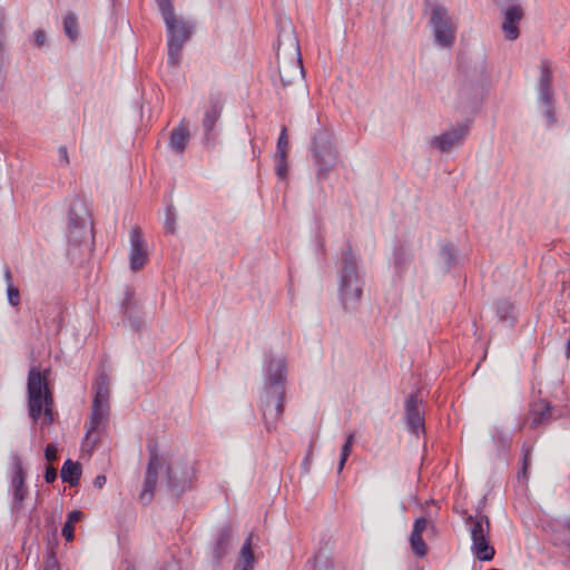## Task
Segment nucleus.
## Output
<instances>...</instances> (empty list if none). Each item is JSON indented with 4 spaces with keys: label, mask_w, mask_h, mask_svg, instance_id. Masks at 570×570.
<instances>
[{
    "label": "nucleus",
    "mask_w": 570,
    "mask_h": 570,
    "mask_svg": "<svg viewBox=\"0 0 570 570\" xmlns=\"http://www.w3.org/2000/svg\"><path fill=\"white\" fill-rule=\"evenodd\" d=\"M28 413L36 425L43 414L41 429L55 421L53 396L46 375L37 366H31L27 380Z\"/></svg>",
    "instance_id": "1"
},
{
    "label": "nucleus",
    "mask_w": 570,
    "mask_h": 570,
    "mask_svg": "<svg viewBox=\"0 0 570 570\" xmlns=\"http://www.w3.org/2000/svg\"><path fill=\"white\" fill-rule=\"evenodd\" d=\"M309 151L316 167V179L324 181L340 161V151L333 131L328 127L320 125L311 134Z\"/></svg>",
    "instance_id": "2"
},
{
    "label": "nucleus",
    "mask_w": 570,
    "mask_h": 570,
    "mask_svg": "<svg viewBox=\"0 0 570 570\" xmlns=\"http://www.w3.org/2000/svg\"><path fill=\"white\" fill-rule=\"evenodd\" d=\"M95 396L91 404V413L86 423L87 432L85 443L95 448L99 441L98 430L105 428L110 412V376L102 371L98 374L95 384Z\"/></svg>",
    "instance_id": "3"
},
{
    "label": "nucleus",
    "mask_w": 570,
    "mask_h": 570,
    "mask_svg": "<svg viewBox=\"0 0 570 570\" xmlns=\"http://www.w3.org/2000/svg\"><path fill=\"white\" fill-rule=\"evenodd\" d=\"M338 274L342 304L345 309H354L362 298L363 281L358 273V261L350 243H346L342 250V266Z\"/></svg>",
    "instance_id": "4"
},
{
    "label": "nucleus",
    "mask_w": 570,
    "mask_h": 570,
    "mask_svg": "<svg viewBox=\"0 0 570 570\" xmlns=\"http://www.w3.org/2000/svg\"><path fill=\"white\" fill-rule=\"evenodd\" d=\"M487 72L485 59L478 57L465 66L464 79L459 83L458 107L471 108L476 106Z\"/></svg>",
    "instance_id": "5"
},
{
    "label": "nucleus",
    "mask_w": 570,
    "mask_h": 570,
    "mask_svg": "<svg viewBox=\"0 0 570 570\" xmlns=\"http://www.w3.org/2000/svg\"><path fill=\"white\" fill-rule=\"evenodd\" d=\"M168 35V63L177 67L180 62L181 50L193 33L194 24L178 17L175 11L163 16Z\"/></svg>",
    "instance_id": "6"
},
{
    "label": "nucleus",
    "mask_w": 570,
    "mask_h": 570,
    "mask_svg": "<svg viewBox=\"0 0 570 570\" xmlns=\"http://www.w3.org/2000/svg\"><path fill=\"white\" fill-rule=\"evenodd\" d=\"M94 223L86 202L75 198L69 208L68 233L70 242L80 245L88 237H92Z\"/></svg>",
    "instance_id": "7"
},
{
    "label": "nucleus",
    "mask_w": 570,
    "mask_h": 570,
    "mask_svg": "<svg viewBox=\"0 0 570 570\" xmlns=\"http://www.w3.org/2000/svg\"><path fill=\"white\" fill-rule=\"evenodd\" d=\"M430 24L439 47L451 48L454 45L458 24L445 7L433 8Z\"/></svg>",
    "instance_id": "8"
},
{
    "label": "nucleus",
    "mask_w": 570,
    "mask_h": 570,
    "mask_svg": "<svg viewBox=\"0 0 570 570\" xmlns=\"http://www.w3.org/2000/svg\"><path fill=\"white\" fill-rule=\"evenodd\" d=\"M552 78V63L547 59H542L540 63V75L537 83L538 102L543 108V114L548 120L549 126L553 125L556 121Z\"/></svg>",
    "instance_id": "9"
},
{
    "label": "nucleus",
    "mask_w": 570,
    "mask_h": 570,
    "mask_svg": "<svg viewBox=\"0 0 570 570\" xmlns=\"http://www.w3.org/2000/svg\"><path fill=\"white\" fill-rule=\"evenodd\" d=\"M285 395V391H262L259 411L267 432L275 431L283 416Z\"/></svg>",
    "instance_id": "10"
},
{
    "label": "nucleus",
    "mask_w": 570,
    "mask_h": 570,
    "mask_svg": "<svg viewBox=\"0 0 570 570\" xmlns=\"http://www.w3.org/2000/svg\"><path fill=\"white\" fill-rule=\"evenodd\" d=\"M12 464L13 470L10 481L12 500L10 511L13 515H19L24 509V501L29 493L26 484L27 472L23 469L22 461L19 455L12 456Z\"/></svg>",
    "instance_id": "11"
},
{
    "label": "nucleus",
    "mask_w": 570,
    "mask_h": 570,
    "mask_svg": "<svg viewBox=\"0 0 570 570\" xmlns=\"http://www.w3.org/2000/svg\"><path fill=\"white\" fill-rule=\"evenodd\" d=\"M147 450L149 452V461L147 464L142 490L139 494V500L144 504L151 502L158 480V472L164 464L161 456L158 453V444L156 441L150 440L147 444Z\"/></svg>",
    "instance_id": "12"
},
{
    "label": "nucleus",
    "mask_w": 570,
    "mask_h": 570,
    "mask_svg": "<svg viewBox=\"0 0 570 570\" xmlns=\"http://www.w3.org/2000/svg\"><path fill=\"white\" fill-rule=\"evenodd\" d=\"M287 366L283 356L269 355L264 363L263 390L286 392Z\"/></svg>",
    "instance_id": "13"
},
{
    "label": "nucleus",
    "mask_w": 570,
    "mask_h": 570,
    "mask_svg": "<svg viewBox=\"0 0 570 570\" xmlns=\"http://www.w3.org/2000/svg\"><path fill=\"white\" fill-rule=\"evenodd\" d=\"M167 488L170 492L179 495L190 488L193 471L185 464L168 463L166 466Z\"/></svg>",
    "instance_id": "14"
},
{
    "label": "nucleus",
    "mask_w": 570,
    "mask_h": 570,
    "mask_svg": "<svg viewBox=\"0 0 570 570\" xmlns=\"http://www.w3.org/2000/svg\"><path fill=\"white\" fill-rule=\"evenodd\" d=\"M224 107V99L220 92H212L209 95V107L205 111L203 118V127L205 130L204 135V144L210 145L215 140V135L213 132L214 127L222 115V110Z\"/></svg>",
    "instance_id": "15"
},
{
    "label": "nucleus",
    "mask_w": 570,
    "mask_h": 570,
    "mask_svg": "<svg viewBox=\"0 0 570 570\" xmlns=\"http://www.w3.org/2000/svg\"><path fill=\"white\" fill-rule=\"evenodd\" d=\"M502 16L501 31L503 38L509 41L517 40L520 36V22L524 17L523 8L520 4H509L502 10Z\"/></svg>",
    "instance_id": "16"
},
{
    "label": "nucleus",
    "mask_w": 570,
    "mask_h": 570,
    "mask_svg": "<svg viewBox=\"0 0 570 570\" xmlns=\"http://www.w3.org/2000/svg\"><path fill=\"white\" fill-rule=\"evenodd\" d=\"M468 132L469 126L465 124H460L450 130L433 137L431 140V146L436 147L442 153L448 151L452 147L461 145Z\"/></svg>",
    "instance_id": "17"
},
{
    "label": "nucleus",
    "mask_w": 570,
    "mask_h": 570,
    "mask_svg": "<svg viewBox=\"0 0 570 570\" xmlns=\"http://www.w3.org/2000/svg\"><path fill=\"white\" fill-rule=\"evenodd\" d=\"M421 402L417 394L412 393L406 397L404 403L406 426L409 431L415 435L424 432V415L419 409Z\"/></svg>",
    "instance_id": "18"
},
{
    "label": "nucleus",
    "mask_w": 570,
    "mask_h": 570,
    "mask_svg": "<svg viewBox=\"0 0 570 570\" xmlns=\"http://www.w3.org/2000/svg\"><path fill=\"white\" fill-rule=\"evenodd\" d=\"M233 540V528L230 524H223L217 529L212 547V558L215 564H219L227 556Z\"/></svg>",
    "instance_id": "19"
},
{
    "label": "nucleus",
    "mask_w": 570,
    "mask_h": 570,
    "mask_svg": "<svg viewBox=\"0 0 570 570\" xmlns=\"http://www.w3.org/2000/svg\"><path fill=\"white\" fill-rule=\"evenodd\" d=\"M130 268L134 272L140 271L147 262V249L141 237L139 227L130 230Z\"/></svg>",
    "instance_id": "20"
},
{
    "label": "nucleus",
    "mask_w": 570,
    "mask_h": 570,
    "mask_svg": "<svg viewBox=\"0 0 570 570\" xmlns=\"http://www.w3.org/2000/svg\"><path fill=\"white\" fill-rule=\"evenodd\" d=\"M551 420L552 409L549 403L540 400L530 404V410L525 422H529L531 429L546 425Z\"/></svg>",
    "instance_id": "21"
},
{
    "label": "nucleus",
    "mask_w": 570,
    "mask_h": 570,
    "mask_svg": "<svg viewBox=\"0 0 570 570\" xmlns=\"http://www.w3.org/2000/svg\"><path fill=\"white\" fill-rule=\"evenodd\" d=\"M294 45L296 49V60L294 62L285 63L283 66H278L279 78L283 83V87L292 85L296 79L303 76V65L301 60V53L298 49V41L294 38Z\"/></svg>",
    "instance_id": "22"
},
{
    "label": "nucleus",
    "mask_w": 570,
    "mask_h": 570,
    "mask_svg": "<svg viewBox=\"0 0 570 570\" xmlns=\"http://www.w3.org/2000/svg\"><path fill=\"white\" fill-rule=\"evenodd\" d=\"M254 537L255 534L250 532L244 540L233 570H254L256 563V558L253 550Z\"/></svg>",
    "instance_id": "23"
},
{
    "label": "nucleus",
    "mask_w": 570,
    "mask_h": 570,
    "mask_svg": "<svg viewBox=\"0 0 570 570\" xmlns=\"http://www.w3.org/2000/svg\"><path fill=\"white\" fill-rule=\"evenodd\" d=\"M189 139L190 132L188 122L183 119L180 124L171 130L169 136V145L175 153L181 154L185 150Z\"/></svg>",
    "instance_id": "24"
},
{
    "label": "nucleus",
    "mask_w": 570,
    "mask_h": 570,
    "mask_svg": "<svg viewBox=\"0 0 570 570\" xmlns=\"http://www.w3.org/2000/svg\"><path fill=\"white\" fill-rule=\"evenodd\" d=\"M465 523L469 524L471 540L490 537V520L485 514L466 515Z\"/></svg>",
    "instance_id": "25"
},
{
    "label": "nucleus",
    "mask_w": 570,
    "mask_h": 570,
    "mask_svg": "<svg viewBox=\"0 0 570 570\" xmlns=\"http://www.w3.org/2000/svg\"><path fill=\"white\" fill-rule=\"evenodd\" d=\"M138 307V302L135 298V291L131 287H127L125 291V296L121 302V312L125 316L128 317L131 325L138 330L141 325V321L139 318L134 317V314L136 313Z\"/></svg>",
    "instance_id": "26"
},
{
    "label": "nucleus",
    "mask_w": 570,
    "mask_h": 570,
    "mask_svg": "<svg viewBox=\"0 0 570 570\" xmlns=\"http://www.w3.org/2000/svg\"><path fill=\"white\" fill-rule=\"evenodd\" d=\"M550 540L553 546L570 549V525L568 523L553 522L550 525Z\"/></svg>",
    "instance_id": "27"
},
{
    "label": "nucleus",
    "mask_w": 570,
    "mask_h": 570,
    "mask_svg": "<svg viewBox=\"0 0 570 570\" xmlns=\"http://www.w3.org/2000/svg\"><path fill=\"white\" fill-rule=\"evenodd\" d=\"M471 551L480 561H491L495 554L494 548L490 544V537L472 540Z\"/></svg>",
    "instance_id": "28"
},
{
    "label": "nucleus",
    "mask_w": 570,
    "mask_h": 570,
    "mask_svg": "<svg viewBox=\"0 0 570 570\" xmlns=\"http://www.w3.org/2000/svg\"><path fill=\"white\" fill-rule=\"evenodd\" d=\"M81 473L82 470L80 463L68 459L61 468L60 476L62 481L68 483L70 487H76L79 483Z\"/></svg>",
    "instance_id": "29"
},
{
    "label": "nucleus",
    "mask_w": 570,
    "mask_h": 570,
    "mask_svg": "<svg viewBox=\"0 0 570 570\" xmlns=\"http://www.w3.org/2000/svg\"><path fill=\"white\" fill-rule=\"evenodd\" d=\"M41 316L45 318V323L49 326V323L53 324L59 328L62 322V311L59 304H47L46 309H40Z\"/></svg>",
    "instance_id": "30"
},
{
    "label": "nucleus",
    "mask_w": 570,
    "mask_h": 570,
    "mask_svg": "<svg viewBox=\"0 0 570 570\" xmlns=\"http://www.w3.org/2000/svg\"><path fill=\"white\" fill-rule=\"evenodd\" d=\"M497 315L500 321L509 322L510 324H513L517 318L513 314L514 306L510 301L501 299L498 301L495 306Z\"/></svg>",
    "instance_id": "31"
},
{
    "label": "nucleus",
    "mask_w": 570,
    "mask_h": 570,
    "mask_svg": "<svg viewBox=\"0 0 570 570\" xmlns=\"http://www.w3.org/2000/svg\"><path fill=\"white\" fill-rule=\"evenodd\" d=\"M63 31L71 41H75L78 38L79 24L77 16L73 12H67L63 17Z\"/></svg>",
    "instance_id": "32"
},
{
    "label": "nucleus",
    "mask_w": 570,
    "mask_h": 570,
    "mask_svg": "<svg viewBox=\"0 0 570 570\" xmlns=\"http://www.w3.org/2000/svg\"><path fill=\"white\" fill-rule=\"evenodd\" d=\"M410 544L413 553L420 558L426 556L428 547L422 538V534L411 533L410 535Z\"/></svg>",
    "instance_id": "33"
},
{
    "label": "nucleus",
    "mask_w": 570,
    "mask_h": 570,
    "mask_svg": "<svg viewBox=\"0 0 570 570\" xmlns=\"http://www.w3.org/2000/svg\"><path fill=\"white\" fill-rule=\"evenodd\" d=\"M354 439H355L354 432H351L347 434L346 440L341 450V458H340V462H338V466H337L338 472H341L343 470L344 464L352 452Z\"/></svg>",
    "instance_id": "34"
},
{
    "label": "nucleus",
    "mask_w": 570,
    "mask_h": 570,
    "mask_svg": "<svg viewBox=\"0 0 570 570\" xmlns=\"http://www.w3.org/2000/svg\"><path fill=\"white\" fill-rule=\"evenodd\" d=\"M440 256L444 261L446 269H450L456 264V252L451 244H446L441 247Z\"/></svg>",
    "instance_id": "35"
},
{
    "label": "nucleus",
    "mask_w": 570,
    "mask_h": 570,
    "mask_svg": "<svg viewBox=\"0 0 570 570\" xmlns=\"http://www.w3.org/2000/svg\"><path fill=\"white\" fill-rule=\"evenodd\" d=\"M410 262H411V256L407 254L406 249L403 246L395 248L394 264H395V268L399 272L403 271Z\"/></svg>",
    "instance_id": "36"
},
{
    "label": "nucleus",
    "mask_w": 570,
    "mask_h": 570,
    "mask_svg": "<svg viewBox=\"0 0 570 570\" xmlns=\"http://www.w3.org/2000/svg\"><path fill=\"white\" fill-rule=\"evenodd\" d=\"M287 147H288V138H287V129L285 126L282 127L278 140H277V158L287 157Z\"/></svg>",
    "instance_id": "37"
},
{
    "label": "nucleus",
    "mask_w": 570,
    "mask_h": 570,
    "mask_svg": "<svg viewBox=\"0 0 570 570\" xmlns=\"http://www.w3.org/2000/svg\"><path fill=\"white\" fill-rule=\"evenodd\" d=\"M312 570H334L332 562L322 556H315L312 562Z\"/></svg>",
    "instance_id": "38"
},
{
    "label": "nucleus",
    "mask_w": 570,
    "mask_h": 570,
    "mask_svg": "<svg viewBox=\"0 0 570 570\" xmlns=\"http://www.w3.org/2000/svg\"><path fill=\"white\" fill-rule=\"evenodd\" d=\"M8 301L10 305L18 306L20 304V293L13 284H9L7 288Z\"/></svg>",
    "instance_id": "39"
},
{
    "label": "nucleus",
    "mask_w": 570,
    "mask_h": 570,
    "mask_svg": "<svg viewBox=\"0 0 570 570\" xmlns=\"http://www.w3.org/2000/svg\"><path fill=\"white\" fill-rule=\"evenodd\" d=\"M155 1L158 6L160 13H161V17L175 11L171 0H155Z\"/></svg>",
    "instance_id": "40"
},
{
    "label": "nucleus",
    "mask_w": 570,
    "mask_h": 570,
    "mask_svg": "<svg viewBox=\"0 0 570 570\" xmlns=\"http://www.w3.org/2000/svg\"><path fill=\"white\" fill-rule=\"evenodd\" d=\"M58 450L56 444L49 443L45 449V458L48 462H55L58 460Z\"/></svg>",
    "instance_id": "41"
},
{
    "label": "nucleus",
    "mask_w": 570,
    "mask_h": 570,
    "mask_svg": "<svg viewBox=\"0 0 570 570\" xmlns=\"http://www.w3.org/2000/svg\"><path fill=\"white\" fill-rule=\"evenodd\" d=\"M428 523H429V521L426 518L421 517V518L415 519L414 524H413V530L411 533L422 534L423 531L426 529Z\"/></svg>",
    "instance_id": "42"
},
{
    "label": "nucleus",
    "mask_w": 570,
    "mask_h": 570,
    "mask_svg": "<svg viewBox=\"0 0 570 570\" xmlns=\"http://www.w3.org/2000/svg\"><path fill=\"white\" fill-rule=\"evenodd\" d=\"M277 160H278V164H277V167H276L277 176L281 179H284L287 176V157L277 158Z\"/></svg>",
    "instance_id": "43"
},
{
    "label": "nucleus",
    "mask_w": 570,
    "mask_h": 570,
    "mask_svg": "<svg viewBox=\"0 0 570 570\" xmlns=\"http://www.w3.org/2000/svg\"><path fill=\"white\" fill-rule=\"evenodd\" d=\"M522 466H524V470H528L531 465V453H532V446H527L525 444L522 445Z\"/></svg>",
    "instance_id": "44"
},
{
    "label": "nucleus",
    "mask_w": 570,
    "mask_h": 570,
    "mask_svg": "<svg viewBox=\"0 0 570 570\" xmlns=\"http://www.w3.org/2000/svg\"><path fill=\"white\" fill-rule=\"evenodd\" d=\"M62 535L66 539V541L70 542L75 538V529L73 524H70L66 521V523L62 527Z\"/></svg>",
    "instance_id": "45"
},
{
    "label": "nucleus",
    "mask_w": 570,
    "mask_h": 570,
    "mask_svg": "<svg viewBox=\"0 0 570 570\" xmlns=\"http://www.w3.org/2000/svg\"><path fill=\"white\" fill-rule=\"evenodd\" d=\"M43 478L47 483L55 482L57 479V470L52 465H47Z\"/></svg>",
    "instance_id": "46"
},
{
    "label": "nucleus",
    "mask_w": 570,
    "mask_h": 570,
    "mask_svg": "<svg viewBox=\"0 0 570 570\" xmlns=\"http://www.w3.org/2000/svg\"><path fill=\"white\" fill-rule=\"evenodd\" d=\"M165 229H166V232L171 233V234L175 232V217H174V214L170 212V209L167 210Z\"/></svg>",
    "instance_id": "47"
},
{
    "label": "nucleus",
    "mask_w": 570,
    "mask_h": 570,
    "mask_svg": "<svg viewBox=\"0 0 570 570\" xmlns=\"http://www.w3.org/2000/svg\"><path fill=\"white\" fill-rule=\"evenodd\" d=\"M83 517V513L79 510H72L67 515V522L70 524H75L76 522L80 521Z\"/></svg>",
    "instance_id": "48"
},
{
    "label": "nucleus",
    "mask_w": 570,
    "mask_h": 570,
    "mask_svg": "<svg viewBox=\"0 0 570 570\" xmlns=\"http://www.w3.org/2000/svg\"><path fill=\"white\" fill-rule=\"evenodd\" d=\"M58 154H59V157H60V163L63 166H68L69 165V156H68L67 148L65 146L59 147Z\"/></svg>",
    "instance_id": "49"
},
{
    "label": "nucleus",
    "mask_w": 570,
    "mask_h": 570,
    "mask_svg": "<svg viewBox=\"0 0 570 570\" xmlns=\"http://www.w3.org/2000/svg\"><path fill=\"white\" fill-rule=\"evenodd\" d=\"M46 42V32L43 30H37L35 32V43L38 47H42Z\"/></svg>",
    "instance_id": "50"
},
{
    "label": "nucleus",
    "mask_w": 570,
    "mask_h": 570,
    "mask_svg": "<svg viewBox=\"0 0 570 570\" xmlns=\"http://www.w3.org/2000/svg\"><path fill=\"white\" fill-rule=\"evenodd\" d=\"M45 570H60L58 561L55 557L48 558Z\"/></svg>",
    "instance_id": "51"
},
{
    "label": "nucleus",
    "mask_w": 570,
    "mask_h": 570,
    "mask_svg": "<svg viewBox=\"0 0 570 570\" xmlns=\"http://www.w3.org/2000/svg\"><path fill=\"white\" fill-rule=\"evenodd\" d=\"M105 483H106V476L102 474L97 475L94 480V485L99 489H101L105 485Z\"/></svg>",
    "instance_id": "52"
},
{
    "label": "nucleus",
    "mask_w": 570,
    "mask_h": 570,
    "mask_svg": "<svg viewBox=\"0 0 570 570\" xmlns=\"http://www.w3.org/2000/svg\"><path fill=\"white\" fill-rule=\"evenodd\" d=\"M519 480H527L528 479V470H524V466L521 468V471L518 473Z\"/></svg>",
    "instance_id": "53"
},
{
    "label": "nucleus",
    "mask_w": 570,
    "mask_h": 570,
    "mask_svg": "<svg viewBox=\"0 0 570 570\" xmlns=\"http://www.w3.org/2000/svg\"><path fill=\"white\" fill-rule=\"evenodd\" d=\"M4 277H6L8 285L12 284V273L9 268L6 269Z\"/></svg>",
    "instance_id": "54"
},
{
    "label": "nucleus",
    "mask_w": 570,
    "mask_h": 570,
    "mask_svg": "<svg viewBox=\"0 0 570 570\" xmlns=\"http://www.w3.org/2000/svg\"><path fill=\"white\" fill-rule=\"evenodd\" d=\"M564 353L567 357H570V337H568L564 342Z\"/></svg>",
    "instance_id": "55"
},
{
    "label": "nucleus",
    "mask_w": 570,
    "mask_h": 570,
    "mask_svg": "<svg viewBox=\"0 0 570 570\" xmlns=\"http://www.w3.org/2000/svg\"><path fill=\"white\" fill-rule=\"evenodd\" d=\"M309 463H311L309 455H307L305 458L304 462H303V466H304L305 472L309 471Z\"/></svg>",
    "instance_id": "56"
},
{
    "label": "nucleus",
    "mask_w": 570,
    "mask_h": 570,
    "mask_svg": "<svg viewBox=\"0 0 570 570\" xmlns=\"http://www.w3.org/2000/svg\"><path fill=\"white\" fill-rule=\"evenodd\" d=\"M167 570H180V569H179V568H177V567H170V568H168Z\"/></svg>",
    "instance_id": "57"
}]
</instances>
